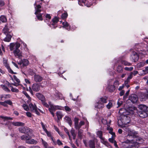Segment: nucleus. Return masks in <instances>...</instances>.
Listing matches in <instances>:
<instances>
[{
  "mask_svg": "<svg viewBox=\"0 0 148 148\" xmlns=\"http://www.w3.org/2000/svg\"><path fill=\"white\" fill-rule=\"evenodd\" d=\"M64 27H65V28L68 30H70V26H69V24L67 22H64L62 23Z\"/></svg>",
  "mask_w": 148,
  "mask_h": 148,
  "instance_id": "nucleus-25",
  "label": "nucleus"
},
{
  "mask_svg": "<svg viewBox=\"0 0 148 148\" xmlns=\"http://www.w3.org/2000/svg\"><path fill=\"white\" fill-rule=\"evenodd\" d=\"M71 133L73 136V139L74 140L76 138V133L75 130L73 129H72L71 130Z\"/></svg>",
  "mask_w": 148,
  "mask_h": 148,
  "instance_id": "nucleus-30",
  "label": "nucleus"
},
{
  "mask_svg": "<svg viewBox=\"0 0 148 148\" xmlns=\"http://www.w3.org/2000/svg\"><path fill=\"white\" fill-rule=\"evenodd\" d=\"M20 46V44L18 42L15 43H11L10 45V49L11 51L14 49L13 51L14 53L15 56H17L19 58H22V55L21 52L18 49Z\"/></svg>",
  "mask_w": 148,
  "mask_h": 148,
  "instance_id": "nucleus-1",
  "label": "nucleus"
},
{
  "mask_svg": "<svg viewBox=\"0 0 148 148\" xmlns=\"http://www.w3.org/2000/svg\"><path fill=\"white\" fill-rule=\"evenodd\" d=\"M0 105L6 107L8 106V105L6 104L5 101L4 102L0 101Z\"/></svg>",
  "mask_w": 148,
  "mask_h": 148,
  "instance_id": "nucleus-54",
  "label": "nucleus"
},
{
  "mask_svg": "<svg viewBox=\"0 0 148 148\" xmlns=\"http://www.w3.org/2000/svg\"><path fill=\"white\" fill-rule=\"evenodd\" d=\"M1 86L2 89L4 91L7 92H10V90L8 89V88L4 85H1Z\"/></svg>",
  "mask_w": 148,
  "mask_h": 148,
  "instance_id": "nucleus-27",
  "label": "nucleus"
},
{
  "mask_svg": "<svg viewBox=\"0 0 148 148\" xmlns=\"http://www.w3.org/2000/svg\"><path fill=\"white\" fill-rule=\"evenodd\" d=\"M138 55L136 52H133L131 56L130 59L131 60L134 62H136L138 61L139 58Z\"/></svg>",
  "mask_w": 148,
  "mask_h": 148,
  "instance_id": "nucleus-7",
  "label": "nucleus"
},
{
  "mask_svg": "<svg viewBox=\"0 0 148 148\" xmlns=\"http://www.w3.org/2000/svg\"><path fill=\"white\" fill-rule=\"evenodd\" d=\"M145 69L142 70L143 73L140 75H141L144 76L148 73V66H145Z\"/></svg>",
  "mask_w": 148,
  "mask_h": 148,
  "instance_id": "nucleus-21",
  "label": "nucleus"
},
{
  "mask_svg": "<svg viewBox=\"0 0 148 148\" xmlns=\"http://www.w3.org/2000/svg\"><path fill=\"white\" fill-rule=\"evenodd\" d=\"M9 30L7 25H6L3 29V32L5 34H9Z\"/></svg>",
  "mask_w": 148,
  "mask_h": 148,
  "instance_id": "nucleus-23",
  "label": "nucleus"
},
{
  "mask_svg": "<svg viewBox=\"0 0 148 148\" xmlns=\"http://www.w3.org/2000/svg\"><path fill=\"white\" fill-rule=\"evenodd\" d=\"M32 90L35 92H38L40 90V85L38 84L35 83L32 86Z\"/></svg>",
  "mask_w": 148,
  "mask_h": 148,
  "instance_id": "nucleus-8",
  "label": "nucleus"
},
{
  "mask_svg": "<svg viewBox=\"0 0 148 148\" xmlns=\"http://www.w3.org/2000/svg\"><path fill=\"white\" fill-rule=\"evenodd\" d=\"M26 143L31 144H36L38 143V142L34 139H29L28 140H27Z\"/></svg>",
  "mask_w": 148,
  "mask_h": 148,
  "instance_id": "nucleus-19",
  "label": "nucleus"
},
{
  "mask_svg": "<svg viewBox=\"0 0 148 148\" xmlns=\"http://www.w3.org/2000/svg\"><path fill=\"white\" fill-rule=\"evenodd\" d=\"M100 139H101V142L104 145L106 143V142L107 141L106 140H105V138L103 137H102L101 138H100Z\"/></svg>",
  "mask_w": 148,
  "mask_h": 148,
  "instance_id": "nucleus-51",
  "label": "nucleus"
},
{
  "mask_svg": "<svg viewBox=\"0 0 148 148\" xmlns=\"http://www.w3.org/2000/svg\"><path fill=\"white\" fill-rule=\"evenodd\" d=\"M123 67L121 66H119L117 67V71L119 73H122L123 71Z\"/></svg>",
  "mask_w": 148,
  "mask_h": 148,
  "instance_id": "nucleus-36",
  "label": "nucleus"
},
{
  "mask_svg": "<svg viewBox=\"0 0 148 148\" xmlns=\"http://www.w3.org/2000/svg\"><path fill=\"white\" fill-rule=\"evenodd\" d=\"M22 65L21 66L22 67H24L26 66L29 64V61L26 59H22Z\"/></svg>",
  "mask_w": 148,
  "mask_h": 148,
  "instance_id": "nucleus-12",
  "label": "nucleus"
},
{
  "mask_svg": "<svg viewBox=\"0 0 148 148\" xmlns=\"http://www.w3.org/2000/svg\"><path fill=\"white\" fill-rule=\"evenodd\" d=\"M19 131L23 133L29 134L32 132V130L26 127H21L19 128Z\"/></svg>",
  "mask_w": 148,
  "mask_h": 148,
  "instance_id": "nucleus-6",
  "label": "nucleus"
},
{
  "mask_svg": "<svg viewBox=\"0 0 148 148\" xmlns=\"http://www.w3.org/2000/svg\"><path fill=\"white\" fill-rule=\"evenodd\" d=\"M27 116L29 117H31L32 116L31 113L29 112H27L26 113Z\"/></svg>",
  "mask_w": 148,
  "mask_h": 148,
  "instance_id": "nucleus-62",
  "label": "nucleus"
},
{
  "mask_svg": "<svg viewBox=\"0 0 148 148\" xmlns=\"http://www.w3.org/2000/svg\"><path fill=\"white\" fill-rule=\"evenodd\" d=\"M121 62L122 64L124 65L125 66H130L132 65L131 63L125 60H122Z\"/></svg>",
  "mask_w": 148,
  "mask_h": 148,
  "instance_id": "nucleus-29",
  "label": "nucleus"
},
{
  "mask_svg": "<svg viewBox=\"0 0 148 148\" xmlns=\"http://www.w3.org/2000/svg\"><path fill=\"white\" fill-rule=\"evenodd\" d=\"M47 134V136L50 138L52 136L51 134V133L50 132H48V131L45 132Z\"/></svg>",
  "mask_w": 148,
  "mask_h": 148,
  "instance_id": "nucleus-61",
  "label": "nucleus"
},
{
  "mask_svg": "<svg viewBox=\"0 0 148 148\" xmlns=\"http://www.w3.org/2000/svg\"><path fill=\"white\" fill-rule=\"evenodd\" d=\"M11 90L12 92H19V90L17 89L16 88H14L13 87H12L11 88Z\"/></svg>",
  "mask_w": 148,
  "mask_h": 148,
  "instance_id": "nucleus-47",
  "label": "nucleus"
},
{
  "mask_svg": "<svg viewBox=\"0 0 148 148\" xmlns=\"http://www.w3.org/2000/svg\"><path fill=\"white\" fill-rule=\"evenodd\" d=\"M6 17L4 15H1L0 17V21L3 23H5L7 21Z\"/></svg>",
  "mask_w": 148,
  "mask_h": 148,
  "instance_id": "nucleus-28",
  "label": "nucleus"
},
{
  "mask_svg": "<svg viewBox=\"0 0 148 148\" xmlns=\"http://www.w3.org/2000/svg\"><path fill=\"white\" fill-rule=\"evenodd\" d=\"M5 101L7 105L8 104L10 105H11L12 104V102L10 100L6 101Z\"/></svg>",
  "mask_w": 148,
  "mask_h": 148,
  "instance_id": "nucleus-58",
  "label": "nucleus"
},
{
  "mask_svg": "<svg viewBox=\"0 0 148 148\" xmlns=\"http://www.w3.org/2000/svg\"><path fill=\"white\" fill-rule=\"evenodd\" d=\"M64 119L66 122L69 123V125L71 126L72 123L71 119L69 117L67 116H66Z\"/></svg>",
  "mask_w": 148,
  "mask_h": 148,
  "instance_id": "nucleus-26",
  "label": "nucleus"
},
{
  "mask_svg": "<svg viewBox=\"0 0 148 148\" xmlns=\"http://www.w3.org/2000/svg\"><path fill=\"white\" fill-rule=\"evenodd\" d=\"M133 72H131L130 74V75L128 76V77H127L128 78H129V79H132L133 77Z\"/></svg>",
  "mask_w": 148,
  "mask_h": 148,
  "instance_id": "nucleus-63",
  "label": "nucleus"
},
{
  "mask_svg": "<svg viewBox=\"0 0 148 148\" xmlns=\"http://www.w3.org/2000/svg\"><path fill=\"white\" fill-rule=\"evenodd\" d=\"M145 65V63L143 62H140L137 64L139 68L143 67Z\"/></svg>",
  "mask_w": 148,
  "mask_h": 148,
  "instance_id": "nucleus-46",
  "label": "nucleus"
},
{
  "mask_svg": "<svg viewBox=\"0 0 148 148\" xmlns=\"http://www.w3.org/2000/svg\"><path fill=\"white\" fill-rule=\"evenodd\" d=\"M119 84V82L118 80H116L114 82V85H112L115 86V87H117Z\"/></svg>",
  "mask_w": 148,
  "mask_h": 148,
  "instance_id": "nucleus-48",
  "label": "nucleus"
},
{
  "mask_svg": "<svg viewBox=\"0 0 148 148\" xmlns=\"http://www.w3.org/2000/svg\"><path fill=\"white\" fill-rule=\"evenodd\" d=\"M56 142L57 143V144L59 146L63 145V143L59 139L57 140Z\"/></svg>",
  "mask_w": 148,
  "mask_h": 148,
  "instance_id": "nucleus-55",
  "label": "nucleus"
},
{
  "mask_svg": "<svg viewBox=\"0 0 148 148\" xmlns=\"http://www.w3.org/2000/svg\"><path fill=\"white\" fill-rule=\"evenodd\" d=\"M0 117L2 119H3L5 120H12L13 119L12 118V117H8L7 116H0Z\"/></svg>",
  "mask_w": 148,
  "mask_h": 148,
  "instance_id": "nucleus-38",
  "label": "nucleus"
},
{
  "mask_svg": "<svg viewBox=\"0 0 148 148\" xmlns=\"http://www.w3.org/2000/svg\"><path fill=\"white\" fill-rule=\"evenodd\" d=\"M46 99L44 100L43 101H42V103L43 105V106L47 108H49V106L46 102Z\"/></svg>",
  "mask_w": 148,
  "mask_h": 148,
  "instance_id": "nucleus-43",
  "label": "nucleus"
},
{
  "mask_svg": "<svg viewBox=\"0 0 148 148\" xmlns=\"http://www.w3.org/2000/svg\"><path fill=\"white\" fill-rule=\"evenodd\" d=\"M36 96L41 101H43L45 100L46 99L45 97L40 93H36Z\"/></svg>",
  "mask_w": 148,
  "mask_h": 148,
  "instance_id": "nucleus-14",
  "label": "nucleus"
},
{
  "mask_svg": "<svg viewBox=\"0 0 148 148\" xmlns=\"http://www.w3.org/2000/svg\"><path fill=\"white\" fill-rule=\"evenodd\" d=\"M108 97L106 96L100 98L98 102L95 103V108L102 109L105 106L104 104L107 103Z\"/></svg>",
  "mask_w": 148,
  "mask_h": 148,
  "instance_id": "nucleus-3",
  "label": "nucleus"
},
{
  "mask_svg": "<svg viewBox=\"0 0 148 148\" xmlns=\"http://www.w3.org/2000/svg\"><path fill=\"white\" fill-rule=\"evenodd\" d=\"M100 139H101V142L104 145L106 143V142L107 141L106 140H105V138L103 137H102L101 138H100Z\"/></svg>",
  "mask_w": 148,
  "mask_h": 148,
  "instance_id": "nucleus-50",
  "label": "nucleus"
},
{
  "mask_svg": "<svg viewBox=\"0 0 148 148\" xmlns=\"http://www.w3.org/2000/svg\"><path fill=\"white\" fill-rule=\"evenodd\" d=\"M23 93L26 96V97L27 98L29 99H31V97L28 95V94L25 91H23Z\"/></svg>",
  "mask_w": 148,
  "mask_h": 148,
  "instance_id": "nucleus-56",
  "label": "nucleus"
},
{
  "mask_svg": "<svg viewBox=\"0 0 148 148\" xmlns=\"http://www.w3.org/2000/svg\"><path fill=\"white\" fill-rule=\"evenodd\" d=\"M61 95V93L59 92L58 91L56 90L55 91V95H56V97L58 98V99L60 98H59L60 97V95Z\"/></svg>",
  "mask_w": 148,
  "mask_h": 148,
  "instance_id": "nucleus-45",
  "label": "nucleus"
},
{
  "mask_svg": "<svg viewBox=\"0 0 148 148\" xmlns=\"http://www.w3.org/2000/svg\"><path fill=\"white\" fill-rule=\"evenodd\" d=\"M5 35L6 37L3 40L5 42H9L11 40L12 36L9 34H7Z\"/></svg>",
  "mask_w": 148,
  "mask_h": 148,
  "instance_id": "nucleus-16",
  "label": "nucleus"
},
{
  "mask_svg": "<svg viewBox=\"0 0 148 148\" xmlns=\"http://www.w3.org/2000/svg\"><path fill=\"white\" fill-rule=\"evenodd\" d=\"M41 7L40 5H36V7H35L36 11L35 12V14L37 15L41 11Z\"/></svg>",
  "mask_w": 148,
  "mask_h": 148,
  "instance_id": "nucleus-11",
  "label": "nucleus"
},
{
  "mask_svg": "<svg viewBox=\"0 0 148 148\" xmlns=\"http://www.w3.org/2000/svg\"><path fill=\"white\" fill-rule=\"evenodd\" d=\"M34 81L36 82H41L42 80V76L38 75L35 74L33 76Z\"/></svg>",
  "mask_w": 148,
  "mask_h": 148,
  "instance_id": "nucleus-9",
  "label": "nucleus"
},
{
  "mask_svg": "<svg viewBox=\"0 0 148 148\" xmlns=\"http://www.w3.org/2000/svg\"><path fill=\"white\" fill-rule=\"evenodd\" d=\"M130 100L133 103H136L138 100V97L137 95H134L130 98Z\"/></svg>",
  "mask_w": 148,
  "mask_h": 148,
  "instance_id": "nucleus-10",
  "label": "nucleus"
},
{
  "mask_svg": "<svg viewBox=\"0 0 148 148\" xmlns=\"http://www.w3.org/2000/svg\"><path fill=\"white\" fill-rule=\"evenodd\" d=\"M59 109H60V106H55L52 104H50V108H49V110L53 116H54V112L56 110Z\"/></svg>",
  "mask_w": 148,
  "mask_h": 148,
  "instance_id": "nucleus-5",
  "label": "nucleus"
},
{
  "mask_svg": "<svg viewBox=\"0 0 148 148\" xmlns=\"http://www.w3.org/2000/svg\"><path fill=\"white\" fill-rule=\"evenodd\" d=\"M96 134L99 138L103 137V132L101 131H97Z\"/></svg>",
  "mask_w": 148,
  "mask_h": 148,
  "instance_id": "nucleus-32",
  "label": "nucleus"
},
{
  "mask_svg": "<svg viewBox=\"0 0 148 148\" xmlns=\"http://www.w3.org/2000/svg\"><path fill=\"white\" fill-rule=\"evenodd\" d=\"M29 110L32 112H34L38 115H39L40 114L37 110V108L36 106L34 104L33 105L31 103L29 105Z\"/></svg>",
  "mask_w": 148,
  "mask_h": 148,
  "instance_id": "nucleus-4",
  "label": "nucleus"
},
{
  "mask_svg": "<svg viewBox=\"0 0 148 148\" xmlns=\"http://www.w3.org/2000/svg\"><path fill=\"white\" fill-rule=\"evenodd\" d=\"M67 14L66 13H64L62 14L61 16V18L62 19H65L67 17Z\"/></svg>",
  "mask_w": 148,
  "mask_h": 148,
  "instance_id": "nucleus-52",
  "label": "nucleus"
},
{
  "mask_svg": "<svg viewBox=\"0 0 148 148\" xmlns=\"http://www.w3.org/2000/svg\"><path fill=\"white\" fill-rule=\"evenodd\" d=\"M12 124L16 126H23L25 125L24 123L20 122H14L12 123Z\"/></svg>",
  "mask_w": 148,
  "mask_h": 148,
  "instance_id": "nucleus-15",
  "label": "nucleus"
},
{
  "mask_svg": "<svg viewBox=\"0 0 148 148\" xmlns=\"http://www.w3.org/2000/svg\"><path fill=\"white\" fill-rule=\"evenodd\" d=\"M84 125V122L82 121L80 122L79 124H77V126H76L75 128L76 129H80L81 127L82 126Z\"/></svg>",
  "mask_w": 148,
  "mask_h": 148,
  "instance_id": "nucleus-24",
  "label": "nucleus"
},
{
  "mask_svg": "<svg viewBox=\"0 0 148 148\" xmlns=\"http://www.w3.org/2000/svg\"><path fill=\"white\" fill-rule=\"evenodd\" d=\"M124 69L126 71H131L133 69V67H125V68Z\"/></svg>",
  "mask_w": 148,
  "mask_h": 148,
  "instance_id": "nucleus-49",
  "label": "nucleus"
},
{
  "mask_svg": "<svg viewBox=\"0 0 148 148\" xmlns=\"http://www.w3.org/2000/svg\"><path fill=\"white\" fill-rule=\"evenodd\" d=\"M112 106V104L111 102H109L106 105V107L108 109H110Z\"/></svg>",
  "mask_w": 148,
  "mask_h": 148,
  "instance_id": "nucleus-44",
  "label": "nucleus"
},
{
  "mask_svg": "<svg viewBox=\"0 0 148 148\" xmlns=\"http://www.w3.org/2000/svg\"><path fill=\"white\" fill-rule=\"evenodd\" d=\"M109 91L110 92H113L115 89V88L114 86L112 85L109 86H108Z\"/></svg>",
  "mask_w": 148,
  "mask_h": 148,
  "instance_id": "nucleus-33",
  "label": "nucleus"
},
{
  "mask_svg": "<svg viewBox=\"0 0 148 148\" xmlns=\"http://www.w3.org/2000/svg\"><path fill=\"white\" fill-rule=\"evenodd\" d=\"M139 110L138 114L141 118H145L148 116V107L143 104H140L138 106Z\"/></svg>",
  "mask_w": 148,
  "mask_h": 148,
  "instance_id": "nucleus-2",
  "label": "nucleus"
},
{
  "mask_svg": "<svg viewBox=\"0 0 148 148\" xmlns=\"http://www.w3.org/2000/svg\"><path fill=\"white\" fill-rule=\"evenodd\" d=\"M51 140L53 141V143L54 144V145H57V143L56 142V140L53 138V136H52V137H51Z\"/></svg>",
  "mask_w": 148,
  "mask_h": 148,
  "instance_id": "nucleus-59",
  "label": "nucleus"
},
{
  "mask_svg": "<svg viewBox=\"0 0 148 148\" xmlns=\"http://www.w3.org/2000/svg\"><path fill=\"white\" fill-rule=\"evenodd\" d=\"M42 14L41 13H40L38 14H37L36 17L40 21H42L43 19L42 17Z\"/></svg>",
  "mask_w": 148,
  "mask_h": 148,
  "instance_id": "nucleus-39",
  "label": "nucleus"
},
{
  "mask_svg": "<svg viewBox=\"0 0 148 148\" xmlns=\"http://www.w3.org/2000/svg\"><path fill=\"white\" fill-rule=\"evenodd\" d=\"M88 145L90 148H95V141L93 140H90L88 142Z\"/></svg>",
  "mask_w": 148,
  "mask_h": 148,
  "instance_id": "nucleus-17",
  "label": "nucleus"
},
{
  "mask_svg": "<svg viewBox=\"0 0 148 148\" xmlns=\"http://www.w3.org/2000/svg\"><path fill=\"white\" fill-rule=\"evenodd\" d=\"M79 119L77 118H75L74 119V125L75 127L76 126H77V124L78 123Z\"/></svg>",
  "mask_w": 148,
  "mask_h": 148,
  "instance_id": "nucleus-41",
  "label": "nucleus"
},
{
  "mask_svg": "<svg viewBox=\"0 0 148 148\" xmlns=\"http://www.w3.org/2000/svg\"><path fill=\"white\" fill-rule=\"evenodd\" d=\"M4 66L5 67L8 69L9 72L11 74H16V73L14 72L12 70V69L10 68L9 66V65L7 63V64H5L4 65Z\"/></svg>",
  "mask_w": 148,
  "mask_h": 148,
  "instance_id": "nucleus-18",
  "label": "nucleus"
},
{
  "mask_svg": "<svg viewBox=\"0 0 148 148\" xmlns=\"http://www.w3.org/2000/svg\"><path fill=\"white\" fill-rule=\"evenodd\" d=\"M13 77L14 80L18 83H19L20 82V80L18 79L16 76L15 75H13Z\"/></svg>",
  "mask_w": 148,
  "mask_h": 148,
  "instance_id": "nucleus-53",
  "label": "nucleus"
},
{
  "mask_svg": "<svg viewBox=\"0 0 148 148\" xmlns=\"http://www.w3.org/2000/svg\"><path fill=\"white\" fill-rule=\"evenodd\" d=\"M52 21L53 22L52 25H54L55 23H58L59 20L58 18L56 17H55L52 20Z\"/></svg>",
  "mask_w": 148,
  "mask_h": 148,
  "instance_id": "nucleus-37",
  "label": "nucleus"
},
{
  "mask_svg": "<svg viewBox=\"0 0 148 148\" xmlns=\"http://www.w3.org/2000/svg\"><path fill=\"white\" fill-rule=\"evenodd\" d=\"M87 0H79L78 1V3L79 5H83L82 4H81V3H84L85 5L86 4Z\"/></svg>",
  "mask_w": 148,
  "mask_h": 148,
  "instance_id": "nucleus-35",
  "label": "nucleus"
},
{
  "mask_svg": "<svg viewBox=\"0 0 148 148\" xmlns=\"http://www.w3.org/2000/svg\"><path fill=\"white\" fill-rule=\"evenodd\" d=\"M65 109L66 111H70L71 110V109L68 106H66L65 107Z\"/></svg>",
  "mask_w": 148,
  "mask_h": 148,
  "instance_id": "nucleus-60",
  "label": "nucleus"
},
{
  "mask_svg": "<svg viewBox=\"0 0 148 148\" xmlns=\"http://www.w3.org/2000/svg\"><path fill=\"white\" fill-rule=\"evenodd\" d=\"M23 107L24 109L26 111L29 110V107L26 104H24L23 105Z\"/></svg>",
  "mask_w": 148,
  "mask_h": 148,
  "instance_id": "nucleus-40",
  "label": "nucleus"
},
{
  "mask_svg": "<svg viewBox=\"0 0 148 148\" xmlns=\"http://www.w3.org/2000/svg\"><path fill=\"white\" fill-rule=\"evenodd\" d=\"M78 131V136L79 138L81 139L82 138L83 133V131L81 129H77Z\"/></svg>",
  "mask_w": 148,
  "mask_h": 148,
  "instance_id": "nucleus-20",
  "label": "nucleus"
},
{
  "mask_svg": "<svg viewBox=\"0 0 148 148\" xmlns=\"http://www.w3.org/2000/svg\"><path fill=\"white\" fill-rule=\"evenodd\" d=\"M130 90H128L125 93V95L123 97V99H126L127 98V96L129 94Z\"/></svg>",
  "mask_w": 148,
  "mask_h": 148,
  "instance_id": "nucleus-42",
  "label": "nucleus"
},
{
  "mask_svg": "<svg viewBox=\"0 0 148 148\" xmlns=\"http://www.w3.org/2000/svg\"><path fill=\"white\" fill-rule=\"evenodd\" d=\"M5 5L4 1L2 0H0V7H3Z\"/></svg>",
  "mask_w": 148,
  "mask_h": 148,
  "instance_id": "nucleus-57",
  "label": "nucleus"
},
{
  "mask_svg": "<svg viewBox=\"0 0 148 148\" xmlns=\"http://www.w3.org/2000/svg\"><path fill=\"white\" fill-rule=\"evenodd\" d=\"M108 140L109 142L112 143H113L114 141V138L112 137L111 138H109L108 139Z\"/></svg>",
  "mask_w": 148,
  "mask_h": 148,
  "instance_id": "nucleus-64",
  "label": "nucleus"
},
{
  "mask_svg": "<svg viewBox=\"0 0 148 148\" xmlns=\"http://www.w3.org/2000/svg\"><path fill=\"white\" fill-rule=\"evenodd\" d=\"M56 114L58 119V120H60V119H62L63 116V115L62 114V113L59 111H58L56 112Z\"/></svg>",
  "mask_w": 148,
  "mask_h": 148,
  "instance_id": "nucleus-22",
  "label": "nucleus"
},
{
  "mask_svg": "<svg viewBox=\"0 0 148 148\" xmlns=\"http://www.w3.org/2000/svg\"><path fill=\"white\" fill-rule=\"evenodd\" d=\"M125 111V110L124 108H121L119 111V113L121 115H125L123 114Z\"/></svg>",
  "mask_w": 148,
  "mask_h": 148,
  "instance_id": "nucleus-34",
  "label": "nucleus"
},
{
  "mask_svg": "<svg viewBox=\"0 0 148 148\" xmlns=\"http://www.w3.org/2000/svg\"><path fill=\"white\" fill-rule=\"evenodd\" d=\"M21 139L22 140H25L26 143L27 142V140H28L29 139L31 138L29 134H25L21 136Z\"/></svg>",
  "mask_w": 148,
  "mask_h": 148,
  "instance_id": "nucleus-13",
  "label": "nucleus"
},
{
  "mask_svg": "<svg viewBox=\"0 0 148 148\" xmlns=\"http://www.w3.org/2000/svg\"><path fill=\"white\" fill-rule=\"evenodd\" d=\"M137 133L135 132H131L129 134V135L130 136H133L134 137H137L138 136L137 135Z\"/></svg>",
  "mask_w": 148,
  "mask_h": 148,
  "instance_id": "nucleus-31",
  "label": "nucleus"
}]
</instances>
